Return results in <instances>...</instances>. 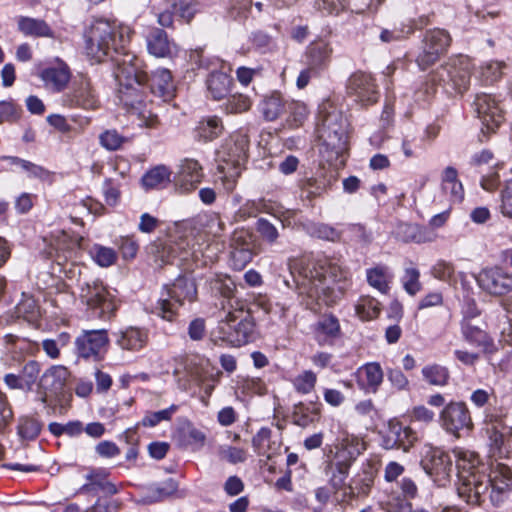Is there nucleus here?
<instances>
[{
	"label": "nucleus",
	"mask_w": 512,
	"mask_h": 512,
	"mask_svg": "<svg viewBox=\"0 0 512 512\" xmlns=\"http://www.w3.org/2000/svg\"><path fill=\"white\" fill-rule=\"evenodd\" d=\"M40 372V364L37 361H28L22 369V379L27 390H31Z\"/></svg>",
	"instance_id": "58"
},
{
	"label": "nucleus",
	"mask_w": 512,
	"mask_h": 512,
	"mask_svg": "<svg viewBox=\"0 0 512 512\" xmlns=\"http://www.w3.org/2000/svg\"><path fill=\"white\" fill-rule=\"evenodd\" d=\"M132 30L115 21L95 20L85 32L86 52L96 62L110 56L115 63L114 75L119 84L118 98L123 106L135 113L146 102L141 90L148 74L141 68V60L125 52L130 42Z\"/></svg>",
	"instance_id": "1"
},
{
	"label": "nucleus",
	"mask_w": 512,
	"mask_h": 512,
	"mask_svg": "<svg viewBox=\"0 0 512 512\" xmlns=\"http://www.w3.org/2000/svg\"><path fill=\"white\" fill-rule=\"evenodd\" d=\"M347 93L353 100L362 106L376 103L379 92L371 75L363 72L352 74L347 82Z\"/></svg>",
	"instance_id": "19"
},
{
	"label": "nucleus",
	"mask_w": 512,
	"mask_h": 512,
	"mask_svg": "<svg viewBox=\"0 0 512 512\" xmlns=\"http://www.w3.org/2000/svg\"><path fill=\"white\" fill-rule=\"evenodd\" d=\"M507 432L508 428L502 425L492 424L487 428L491 450L493 454H498L499 457L507 453L505 449V435Z\"/></svg>",
	"instance_id": "40"
},
{
	"label": "nucleus",
	"mask_w": 512,
	"mask_h": 512,
	"mask_svg": "<svg viewBox=\"0 0 512 512\" xmlns=\"http://www.w3.org/2000/svg\"><path fill=\"white\" fill-rule=\"evenodd\" d=\"M256 230L260 237L269 244H274L279 238V232L277 228L264 218H260L257 221Z\"/></svg>",
	"instance_id": "51"
},
{
	"label": "nucleus",
	"mask_w": 512,
	"mask_h": 512,
	"mask_svg": "<svg viewBox=\"0 0 512 512\" xmlns=\"http://www.w3.org/2000/svg\"><path fill=\"white\" fill-rule=\"evenodd\" d=\"M504 64L498 61H488L481 65L479 75L482 82L486 85L493 84L502 76Z\"/></svg>",
	"instance_id": "45"
},
{
	"label": "nucleus",
	"mask_w": 512,
	"mask_h": 512,
	"mask_svg": "<svg viewBox=\"0 0 512 512\" xmlns=\"http://www.w3.org/2000/svg\"><path fill=\"white\" fill-rule=\"evenodd\" d=\"M64 101L70 106L81 107L83 109H96L99 106V100L92 88L90 80L86 76L79 77L74 84L73 91L65 95Z\"/></svg>",
	"instance_id": "25"
},
{
	"label": "nucleus",
	"mask_w": 512,
	"mask_h": 512,
	"mask_svg": "<svg viewBox=\"0 0 512 512\" xmlns=\"http://www.w3.org/2000/svg\"><path fill=\"white\" fill-rule=\"evenodd\" d=\"M421 372L423 379L434 386H445L450 378L448 369L439 364L426 365Z\"/></svg>",
	"instance_id": "38"
},
{
	"label": "nucleus",
	"mask_w": 512,
	"mask_h": 512,
	"mask_svg": "<svg viewBox=\"0 0 512 512\" xmlns=\"http://www.w3.org/2000/svg\"><path fill=\"white\" fill-rule=\"evenodd\" d=\"M478 118L489 131H494L504 120L500 102L490 93H478L474 100Z\"/></svg>",
	"instance_id": "20"
},
{
	"label": "nucleus",
	"mask_w": 512,
	"mask_h": 512,
	"mask_svg": "<svg viewBox=\"0 0 512 512\" xmlns=\"http://www.w3.org/2000/svg\"><path fill=\"white\" fill-rule=\"evenodd\" d=\"M316 131L322 146L331 153L330 159L338 158L346 150V119L330 104L320 106Z\"/></svg>",
	"instance_id": "6"
},
{
	"label": "nucleus",
	"mask_w": 512,
	"mask_h": 512,
	"mask_svg": "<svg viewBox=\"0 0 512 512\" xmlns=\"http://www.w3.org/2000/svg\"><path fill=\"white\" fill-rule=\"evenodd\" d=\"M223 124L216 116L201 120L196 127V137L205 142L213 141L223 132Z\"/></svg>",
	"instance_id": "33"
},
{
	"label": "nucleus",
	"mask_w": 512,
	"mask_h": 512,
	"mask_svg": "<svg viewBox=\"0 0 512 512\" xmlns=\"http://www.w3.org/2000/svg\"><path fill=\"white\" fill-rule=\"evenodd\" d=\"M109 338L105 329L83 331L76 338L77 353L83 358H96L108 345Z\"/></svg>",
	"instance_id": "23"
},
{
	"label": "nucleus",
	"mask_w": 512,
	"mask_h": 512,
	"mask_svg": "<svg viewBox=\"0 0 512 512\" xmlns=\"http://www.w3.org/2000/svg\"><path fill=\"white\" fill-rule=\"evenodd\" d=\"M270 438L271 430L268 428H261L252 439V445L255 452L259 455H265L267 458H271Z\"/></svg>",
	"instance_id": "48"
},
{
	"label": "nucleus",
	"mask_w": 512,
	"mask_h": 512,
	"mask_svg": "<svg viewBox=\"0 0 512 512\" xmlns=\"http://www.w3.org/2000/svg\"><path fill=\"white\" fill-rule=\"evenodd\" d=\"M332 53L330 45L324 41L312 43L307 50V64L320 69L329 61Z\"/></svg>",
	"instance_id": "34"
},
{
	"label": "nucleus",
	"mask_w": 512,
	"mask_h": 512,
	"mask_svg": "<svg viewBox=\"0 0 512 512\" xmlns=\"http://www.w3.org/2000/svg\"><path fill=\"white\" fill-rule=\"evenodd\" d=\"M500 213L506 218H512V179L507 181L500 192Z\"/></svg>",
	"instance_id": "54"
},
{
	"label": "nucleus",
	"mask_w": 512,
	"mask_h": 512,
	"mask_svg": "<svg viewBox=\"0 0 512 512\" xmlns=\"http://www.w3.org/2000/svg\"><path fill=\"white\" fill-rule=\"evenodd\" d=\"M249 149L248 135L235 132L225 140L217 151V157L225 165H218L217 179L227 192L233 191L241 174V166L247 161Z\"/></svg>",
	"instance_id": "5"
},
{
	"label": "nucleus",
	"mask_w": 512,
	"mask_h": 512,
	"mask_svg": "<svg viewBox=\"0 0 512 512\" xmlns=\"http://www.w3.org/2000/svg\"><path fill=\"white\" fill-rule=\"evenodd\" d=\"M178 489L177 482L169 478L158 486L151 495L153 501H161L171 495H173Z\"/></svg>",
	"instance_id": "59"
},
{
	"label": "nucleus",
	"mask_w": 512,
	"mask_h": 512,
	"mask_svg": "<svg viewBox=\"0 0 512 512\" xmlns=\"http://www.w3.org/2000/svg\"><path fill=\"white\" fill-rule=\"evenodd\" d=\"M230 248V265L235 270L244 269L254 256L252 234L244 229L235 230Z\"/></svg>",
	"instance_id": "21"
},
{
	"label": "nucleus",
	"mask_w": 512,
	"mask_h": 512,
	"mask_svg": "<svg viewBox=\"0 0 512 512\" xmlns=\"http://www.w3.org/2000/svg\"><path fill=\"white\" fill-rule=\"evenodd\" d=\"M359 454L358 442L344 439L336 447L335 454L326 461L324 472L340 503H349L353 499L367 496L374 483V471L370 465H366L349 484H345L349 469Z\"/></svg>",
	"instance_id": "3"
},
{
	"label": "nucleus",
	"mask_w": 512,
	"mask_h": 512,
	"mask_svg": "<svg viewBox=\"0 0 512 512\" xmlns=\"http://www.w3.org/2000/svg\"><path fill=\"white\" fill-rule=\"evenodd\" d=\"M203 178L202 166L194 159H185L179 166L175 184L181 192L194 190Z\"/></svg>",
	"instance_id": "26"
},
{
	"label": "nucleus",
	"mask_w": 512,
	"mask_h": 512,
	"mask_svg": "<svg viewBox=\"0 0 512 512\" xmlns=\"http://www.w3.org/2000/svg\"><path fill=\"white\" fill-rule=\"evenodd\" d=\"M420 272L415 267H407L404 270V275L402 277V283L404 290L411 296L416 295L422 289V284L420 282Z\"/></svg>",
	"instance_id": "47"
},
{
	"label": "nucleus",
	"mask_w": 512,
	"mask_h": 512,
	"mask_svg": "<svg viewBox=\"0 0 512 512\" xmlns=\"http://www.w3.org/2000/svg\"><path fill=\"white\" fill-rule=\"evenodd\" d=\"M100 144L109 151L119 149L123 142L124 137L120 135L116 130H106L99 136Z\"/></svg>",
	"instance_id": "55"
},
{
	"label": "nucleus",
	"mask_w": 512,
	"mask_h": 512,
	"mask_svg": "<svg viewBox=\"0 0 512 512\" xmlns=\"http://www.w3.org/2000/svg\"><path fill=\"white\" fill-rule=\"evenodd\" d=\"M197 296L194 281L188 277H179L172 284L165 285L157 301V314L167 320L174 321L178 310L185 302H193Z\"/></svg>",
	"instance_id": "9"
},
{
	"label": "nucleus",
	"mask_w": 512,
	"mask_h": 512,
	"mask_svg": "<svg viewBox=\"0 0 512 512\" xmlns=\"http://www.w3.org/2000/svg\"><path fill=\"white\" fill-rule=\"evenodd\" d=\"M116 344L121 350L139 352L148 343L149 334L144 328L130 326L115 333Z\"/></svg>",
	"instance_id": "28"
},
{
	"label": "nucleus",
	"mask_w": 512,
	"mask_h": 512,
	"mask_svg": "<svg viewBox=\"0 0 512 512\" xmlns=\"http://www.w3.org/2000/svg\"><path fill=\"white\" fill-rule=\"evenodd\" d=\"M413 32L410 25L394 26L393 28H383L379 34V39L383 43H392L407 38Z\"/></svg>",
	"instance_id": "44"
},
{
	"label": "nucleus",
	"mask_w": 512,
	"mask_h": 512,
	"mask_svg": "<svg viewBox=\"0 0 512 512\" xmlns=\"http://www.w3.org/2000/svg\"><path fill=\"white\" fill-rule=\"evenodd\" d=\"M41 430L40 423L32 418H23L18 426V433L21 438L32 440L38 436Z\"/></svg>",
	"instance_id": "52"
},
{
	"label": "nucleus",
	"mask_w": 512,
	"mask_h": 512,
	"mask_svg": "<svg viewBox=\"0 0 512 512\" xmlns=\"http://www.w3.org/2000/svg\"><path fill=\"white\" fill-rule=\"evenodd\" d=\"M380 310V303L370 296L362 297L356 305V314L363 321L377 318Z\"/></svg>",
	"instance_id": "41"
},
{
	"label": "nucleus",
	"mask_w": 512,
	"mask_h": 512,
	"mask_svg": "<svg viewBox=\"0 0 512 512\" xmlns=\"http://www.w3.org/2000/svg\"><path fill=\"white\" fill-rule=\"evenodd\" d=\"M252 102L246 95L237 94L228 98L225 103V111L227 113H243L251 108Z\"/></svg>",
	"instance_id": "49"
},
{
	"label": "nucleus",
	"mask_w": 512,
	"mask_h": 512,
	"mask_svg": "<svg viewBox=\"0 0 512 512\" xmlns=\"http://www.w3.org/2000/svg\"><path fill=\"white\" fill-rule=\"evenodd\" d=\"M313 234L318 238L328 241H337L340 238V233L327 224L315 225Z\"/></svg>",
	"instance_id": "64"
},
{
	"label": "nucleus",
	"mask_w": 512,
	"mask_h": 512,
	"mask_svg": "<svg viewBox=\"0 0 512 512\" xmlns=\"http://www.w3.org/2000/svg\"><path fill=\"white\" fill-rule=\"evenodd\" d=\"M472 67V61L468 56L451 57L444 65L429 74L424 94L431 95L436 85L450 86L463 93L469 86Z\"/></svg>",
	"instance_id": "8"
},
{
	"label": "nucleus",
	"mask_w": 512,
	"mask_h": 512,
	"mask_svg": "<svg viewBox=\"0 0 512 512\" xmlns=\"http://www.w3.org/2000/svg\"><path fill=\"white\" fill-rule=\"evenodd\" d=\"M441 426L456 437L461 432H469L472 427V419L466 405L462 402H451L447 404L440 413Z\"/></svg>",
	"instance_id": "17"
},
{
	"label": "nucleus",
	"mask_w": 512,
	"mask_h": 512,
	"mask_svg": "<svg viewBox=\"0 0 512 512\" xmlns=\"http://www.w3.org/2000/svg\"><path fill=\"white\" fill-rule=\"evenodd\" d=\"M69 375L68 369L62 365H54L47 369L38 384L39 401L50 407L53 400H60L67 392Z\"/></svg>",
	"instance_id": "11"
},
{
	"label": "nucleus",
	"mask_w": 512,
	"mask_h": 512,
	"mask_svg": "<svg viewBox=\"0 0 512 512\" xmlns=\"http://www.w3.org/2000/svg\"><path fill=\"white\" fill-rule=\"evenodd\" d=\"M314 6L323 14H338L346 9V0H314Z\"/></svg>",
	"instance_id": "57"
},
{
	"label": "nucleus",
	"mask_w": 512,
	"mask_h": 512,
	"mask_svg": "<svg viewBox=\"0 0 512 512\" xmlns=\"http://www.w3.org/2000/svg\"><path fill=\"white\" fill-rule=\"evenodd\" d=\"M148 52L157 58H170L177 54L176 43L169 39L167 33L153 28L146 38Z\"/></svg>",
	"instance_id": "27"
},
{
	"label": "nucleus",
	"mask_w": 512,
	"mask_h": 512,
	"mask_svg": "<svg viewBox=\"0 0 512 512\" xmlns=\"http://www.w3.org/2000/svg\"><path fill=\"white\" fill-rule=\"evenodd\" d=\"M79 296L90 309L99 310L102 319H110L117 309L114 296L99 280L84 282Z\"/></svg>",
	"instance_id": "10"
},
{
	"label": "nucleus",
	"mask_w": 512,
	"mask_h": 512,
	"mask_svg": "<svg viewBox=\"0 0 512 512\" xmlns=\"http://www.w3.org/2000/svg\"><path fill=\"white\" fill-rule=\"evenodd\" d=\"M417 440V433L410 427L397 421H389L387 431L382 437V446L386 450L402 449L408 452Z\"/></svg>",
	"instance_id": "22"
},
{
	"label": "nucleus",
	"mask_w": 512,
	"mask_h": 512,
	"mask_svg": "<svg viewBox=\"0 0 512 512\" xmlns=\"http://www.w3.org/2000/svg\"><path fill=\"white\" fill-rule=\"evenodd\" d=\"M453 459L440 449H430L421 461L424 471L438 486H445L451 478Z\"/></svg>",
	"instance_id": "16"
},
{
	"label": "nucleus",
	"mask_w": 512,
	"mask_h": 512,
	"mask_svg": "<svg viewBox=\"0 0 512 512\" xmlns=\"http://www.w3.org/2000/svg\"><path fill=\"white\" fill-rule=\"evenodd\" d=\"M206 334V325L203 318L192 320L188 326V335L193 341H200Z\"/></svg>",
	"instance_id": "62"
},
{
	"label": "nucleus",
	"mask_w": 512,
	"mask_h": 512,
	"mask_svg": "<svg viewBox=\"0 0 512 512\" xmlns=\"http://www.w3.org/2000/svg\"><path fill=\"white\" fill-rule=\"evenodd\" d=\"M394 234L396 238L403 242L424 243L432 240V238L425 235L420 226L410 223H399L394 230Z\"/></svg>",
	"instance_id": "35"
},
{
	"label": "nucleus",
	"mask_w": 512,
	"mask_h": 512,
	"mask_svg": "<svg viewBox=\"0 0 512 512\" xmlns=\"http://www.w3.org/2000/svg\"><path fill=\"white\" fill-rule=\"evenodd\" d=\"M434 278L446 282L449 285L456 283L455 266L451 262L439 260L431 269Z\"/></svg>",
	"instance_id": "43"
},
{
	"label": "nucleus",
	"mask_w": 512,
	"mask_h": 512,
	"mask_svg": "<svg viewBox=\"0 0 512 512\" xmlns=\"http://www.w3.org/2000/svg\"><path fill=\"white\" fill-rule=\"evenodd\" d=\"M316 374L312 371H305L296 377L294 381L295 388L298 392L307 394L310 393L316 384Z\"/></svg>",
	"instance_id": "56"
},
{
	"label": "nucleus",
	"mask_w": 512,
	"mask_h": 512,
	"mask_svg": "<svg viewBox=\"0 0 512 512\" xmlns=\"http://www.w3.org/2000/svg\"><path fill=\"white\" fill-rule=\"evenodd\" d=\"M484 323L475 316H465L461 321L463 338L471 345L481 348L484 352H491L493 341L483 329Z\"/></svg>",
	"instance_id": "24"
},
{
	"label": "nucleus",
	"mask_w": 512,
	"mask_h": 512,
	"mask_svg": "<svg viewBox=\"0 0 512 512\" xmlns=\"http://www.w3.org/2000/svg\"><path fill=\"white\" fill-rule=\"evenodd\" d=\"M151 3L157 22L162 27L173 25L174 14L189 22L195 13L193 0H151Z\"/></svg>",
	"instance_id": "15"
},
{
	"label": "nucleus",
	"mask_w": 512,
	"mask_h": 512,
	"mask_svg": "<svg viewBox=\"0 0 512 512\" xmlns=\"http://www.w3.org/2000/svg\"><path fill=\"white\" fill-rule=\"evenodd\" d=\"M286 113H289L295 123L300 125L302 121L307 117L308 109L303 102L288 101Z\"/></svg>",
	"instance_id": "61"
},
{
	"label": "nucleus",
	"mask_w": 512,
	"mask_h": 512,
	"mask_svg": "<svg viewBox=\"0 0 512 512\" xmlns=\"http://www.w3.org/2000/svg\"><path fill=\"white\" fill-rule=\"evenodd\" d=\"M45 86L55 92L62 91L70 80V71L66 64L44 69L40 74Z\"/></svg>",
	"instance_id": "30"
},
{
	"label": "nucleus",
	"mask_w": 512,
	"mask_h": 512,
	"mask_svg": "<svg viewBox=\"0 0 512 512\" xmlns=\"http://www.w3.org/2000/svg\"><path fill=\"white\" fill-rule=\"evenodd\" d=\"M451 38L443 29L428 30L424 34L420 52L416 58L418 66L426 70L433 65L440 56L446 52L450 45Z\"/></svg>",
	"instance_id": "12"
},
{
	"label": "nucleus",
	"mask_w": 512,
	"mask_h": 512,
	"mask_svg": "<svg viewBox=\"0 0 512 512\" xmlns=\"http://www.w3.org/2000/svg\"><path fill=\"white\" fill-rule=\"evenodd\" d=\"M170 181V172L165 166H157L142 177V184L146 189L165 186Z\"/></svg>",
	"instance_id": "39"
},
{
	"label": "nucleus",
	"mask_w": 512,
	"mask_h": 512,
	"mask_svg": "<svg viewBox=\"0 0 512 512\" xmlns=\"http://www.w3.org/2000/svg\"><path fill=\"white\" fill-rule=\"evenodd\" d=\"M177 410V406L172 405L167 409L157 412H149L142 419V425L145 427H154L164 420H169L172 414Z\"/></svg>",
	"instance_id": "53"
},
{
	"label": "nucleus",
	"mask_w": 512,
	"mask_h": 512,
	"mask_svg": "<svg viewBox=\"0 0 512 512\" xmlns=\"http://www.w3.org/2000/svg\"><path fill=\"white\" fill-rule=\"evenodd\" d=\"M151 253L154 254L155 261L159 262V265L169 263L177 256L180 257L181 260H188L191 257L197 261L199 258L198 250L194 248V245L190 247L187 238H181L179 241L172 238L157 241L152 245Z\"/></svg>",
	"instance_id": "14"
},
{
	"label": "nucleus",
	"mask_w": 512,
	"mask_h": 512,
	"mask_svg": "<svg viewBox=\"0 0 512 512\" xmlns=\"http://www.w3.org/2000/svg\"><path fill=\"white\" fill-rule=\"evenodd\" d=\"M315 330L319 339L321 337H336L340 331V326L336 317L328 315L319 319Z\"/></svg>",
	"instance_id": "46"
},
{
	"label": "nucleus",
	"mask_w": 512,
	"mask_h": 512,
	"mask_svg": "<svg viewBox=\"0 0 512 512\" xmlns=\"http://www.w3.org/2000/svg\"><path fill=\"white\" fill-rule=\"evenodd\" d=\"M220 456L231 464H237L247 459V452L242 448L227 446L221 449Z\"/></svg>",
	"instance_id": "60"
},
{
	"label": "nucleus",
	"mask_w": 512,
	"mask_h": 512,
	"mask_svg": "<svg viewBox=\"0 0 512 512\" xmlns=\"http://www.w3.org/2000/svg\"><path fill=\"white\" fill-rule=\"evenodd\" d=\"M476 282L481 290L492 296L512 291V275L500 267L482 269L476 276Z\"/></svg>",
	"instance_id": "18"
},
{
	"label": "nucleus",
	"mask_w": 512,
	"mask_h": 512,
	"mask_svg": "<svg viewBox=\"0 0 512 512\" xmlns=\"http://www.w3.org/2000/svg\"><path fill=\"white\" fill-rule=\"evenodd\" d=\"M254 326L249 311L245 310L243 306L233 308L212 330L211 339L215 344L223 342L240 347L253 339Z\"/></svg>",
	"instance_id": "7"
},
{
	"label": "nucleus",
	"mask_w": 512,
	"mask_h": 512,
	"mask_svg": "<svg viewBox=\"0 0 512 512\" xmlns=\"http://www.w3.org/2000/svg\"><path fill=\"white\" fill-rule=\"evenodd\" d=\"M457 470L458 495L468 504L479 505L488 492L486 467L474 452L460 448L452 451Z\"/></svg>",
	"instance_id": "4"
},
{
	"label": "nucleus",
	"mask_w": 512,
	"mask_h": 512,
	"mask_svg": "<svg viewBox=\"0 0 512 512\" xmlns=\"http://www.w3.org/2000/svg\"><path fill=\"white\" fill-rule=\"evenodd\" d=\"M489 498L494 506H500L512 491V470L503 463H492L487 474Z\"/></svg>",
	"instance_id": "13"
},
{
	"label": "nucleus",
	"mask_w": 512,
	"mask_h": 512,
	"mask_svg": "<svg viewBox=\"0 0 512 512\" xmlns=\"http://www.w3.org/2000/svg\"><path fill=\"white\" fill-rule=\"evenodd\" d=\"M232 79L223 72H212L207 79V89L214 100H221L230 91Z\"/></svg>",
	"instance_id": "32"
},
{
	"label": "nucleus",
	"mask_w": 512,
	"mask_h": 512,
	"mask_svg": "<svg viewBox=\"0 0 512 512\" xmlns=\"http://www.w3.org/2000/svg\"><path fill=\"white\" fill-rule=\"evenodd\" d=\"M146 83L149 84L151 92L160 97L164 102L170 101L175 95L172 75L167 69L155 70L151 76H148Z\"/></svg>",
	"instance_id": "29"
},
{
	"label": "nucleus",
	"mask_w": 512,
	"mask_h": 512,
	"mask_svg": "<svg viewBox=\"0 0 512 512\" xmlns=\"http://www.w3.org/2000/svg\"><path fill=\"white\" fill-rule=\"evenodd\" d=\"M290 270L306 307L314 311L335 304L350 286L349 272L327 258L300 259Z\"/></svg>",
	"instance_id": "2"
},
{
	"label": "nucleus",
	"mask_w": 512,
	"mask_h": 512,
	"mask_svg": "<svg viewBox=\"0 0 512 512\" xmlns=\"http://www.w3.org/2000/svg\"><path fill=\"white\" fill-rule=\"evenodd\" d=\"M358 374L366 386L375 392L383 381V370L379 363H367L359 368Z\"/></svg>",
	"instance_id": "36"
},
{
	"label": "nucleus",
	"mask_w": 512,
	"mask_h": 512,
	"mask_svg": "<svg viewBox=\"0 0 512 512\" xmlns=\"http://www.w3.org/2000/svg\"><path fill=\"white\" fill-rule=\"evenodd\" d=\"M367 281L369 285L379 290L381 293H386L389 289V275L386 267H375L367 271Z\"/></svg>",
	"instance_id": "42"
},
{
	"label": "nucleus",
	"mask_w": 512,
	"mask_h": 512,
	"mask_svg": "<svg viewBox=\"0 0 512 512\" xmlns=\"http://www.w3.org/2000/svg\"><path fill=\"white\" fill-rule=\"evenodd\" d=\"M18 27L25 35L52 37L51 29L43 20L21 17L18 21Z\"/></svg>",
	"instance_id": "37"
},
{
	"label": "nucleus",
	"mask_w": 512,
	"mask_h": 512,
	"mask_svg": "<svg viewBox=\"0 0 512 512\" xmlns=\"http://www.w3.org/2000/svg\"><path fill=\"white\" fill-rule=\"evenodd\" d=\"M288 101L279 92L266 95L260 103V112L267 121H274L286 113Z\"/></svg>",
	"instance_id": "31"
},
{
	"label": "nucleus",
	"mask_w": 512,
	"mask_h": 512,
	"mask_svg": "<svg viewBox=\"0 0 512 512\" xmlns=\"http://www.w3.org/2000/svg\"><path fill=\"white\" fill-rule=\"evenodd\" d=\"M135 114L140 117L143 125L147 128L154 129L157 128L160 124L157 114H155L151 109H147V104L136 111Z\"/></svg>",
	"instance_id": "63"
},
{
	"label": "nucleus",
	"mask_w": 512,
	"mask_h": 512,
	"mask_svg": "<svg viewBox=\"0 0 512 512\" xmlns=\"http://www.w3.org/2000/svg\"><path fill=\"white\" fill-rule=\"evenodd\" d=\"M94 260L101 267L113 265L117 259V254L112 248L96 245L92 250Z\"/></svg>",
	"instance_id": "50"
}]
</instances>
